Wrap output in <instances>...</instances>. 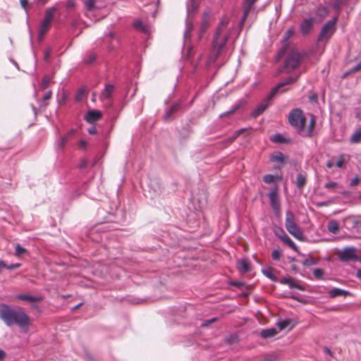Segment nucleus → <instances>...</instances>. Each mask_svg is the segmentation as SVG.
I'll list each match as a JSON object with an SVG mask.
<instances>
[{
    "label": "nucleus",
    "mask_w": 361,
    "mask_h": 361,
    "mask_svg": "<svg viewBox=\"0 0 361 361\" xmlns=\"http://www.w3.org/2000/svg\"><path fill=\"white\" fill-rule=\"evenodd\" d=\"M0 318L7 326L16 324L25 331L30 324L29 316L22 309L13 310L5 304L0 305Z\"/></svg>",
    "instance_id": "1"
},
{
    "label": "nucleus",
    "mask_w": 361,
    "mask_h": 361,
    "mask_svg": "<svg viewBox=\"0 0 361 361\" xmlns=\"http://www.w3.org/2000/svg\"><path fill=\"white\" fill-rule=\"evenodd\" d=\"M228 22V20L226 18H222L220 21L213 41V49L209 58V63L215 61L226 43L228 35L225 32V28Z\"/></svg>",
    "instance_id": "2"
},
{
    "label": "nucleus",
    "mask_w": 361,
    "mask_h": 361,
    "mask_svg": "<svg viewBox=\"0 0 361 361\" xmlns=\"http://www.w3.org/2000/svg\"><path fill=\"white\" fill-rule=\"evenodd\" d=\"M300 74H297L295 76H290L283 80V82H280L274 89L272 90L270 95L269 97L263 101L253 111L252 114L254 116H257L259 114H261L269 106V99H270L276 93V92L281 90V89L286 85H290L294 83L298 78H299Z\"/></svg>",
    "instance_id": "3"
},
{
    "label": "nucleus",
    "mask_w": 361,
    "mask_h": 361,
    "mask_svg": "<svg viewBox=\"0 0 361 361\" xmlns=\"http://www.w3.org/2000/svg\"><path fill=\"white\" fill-rule=\"evenodd\" d=\"M285 226L288 232L294 238L299 240L303 239V235L300 227L296 224L294 219V215L290 211L286 213Z\"/></svg>",
    "instance_id": "4"
},
{
    "label": "nucleus",
    "mask_w": 361,
    "mask_h": 361,
    "mask_svg": "<svg viewBox=\"0 0 361 361\" xmlns=\"http://www.w3.org/2000/svg\"><path fill=\"white\" fill-rule=\"evenodd\" d=\"M290 124L295 127L300 133L303 131L305 118L300 109L293 110L288 116Z\"/></svg>",
    "instance_id": "5"
},
{
    "label": "nucleus",
    "mask_w": 361,
    "mask_h": 361,
    "mask_svg": "<svg viewBox=\"0 0 361 361\" xmlns=\"http://www.w3.org/2000/svg\"><path fill=\"white\" fill-rule=\"evenodd\" d=\"M336 18L327 21L322 27L321 32L318 36V41L326 42L336 31Z\"/></svg>",
    "instance_id": "6"
},
{
    "label": "nucleus",
    "mask_w": 361,
    "mask_h": 361,
    "mask_svg": "<svg viewBox=\"0 0 361 361\" xmlns=\"http://www.w3.org/2000/svg\"><path fill=\"white\" fill-rule=\"evenodd\" d=\"M302 56L298 49H293L288 54L285 62V69L289 73L295 69L300 63Z\"/></svg>",
    "instance_id": "7"
},
{
    "label": "nucleus",
    "mask_w": 361,
    "mask_h": 361,
    "mask_svg": "<svg viewBox=\"0 0 361 361\" xmlns=\"http://www.w3.org/2000/svg\"><path fill=\"white\" fill-rule=\"evenodd\" d=\"M338 257L341 261H357L358 256L357 250L354 247H346L338 252Z\"/></svg>",
    "instance_id": "8"
},
{
    "label": "nucleus",
    "mask_w": 361,
    "mask_h": 361,
    "mask_svg": "<svg viewBox=\"0 0 361 361\" xmlns=\"http://www.w3.org/2000/svg\"><path fill=\"white\" fill-rule=\"evenodd\" d=\"M270 200V204L276 216L280 215V200L278 195L277 187L271 189L268 195Z\"/></svg>",
    "instance_id": "9"
},
{
    "label": "nucleus",
    "mask_w": 361,
    "mask_h": 361,
    "mask_svg": "<svg viewBox=\"0 0 361 361\" xmlns=\"http://www.w3.org/2000/svg\"><path fill=\"white\" fill-rule=\"evenodd\" d=\"M313 22L312 18L305 19L300 25V32L304 35H307L313 27Z\"/></svg>",
    "instance_id": "10"
},
{
    "label": "nucleus",
    "mask_w": 361,
    "mask_h": 361,
    "mask_svg": "<svg viewBox=\"0 0 361 361\" xmlns=\"http://www.w3.org/2000/svg\"><path fill=\"white\" fill-rule=\"evenodd\" d=\"M210 18H211V13L209 11H205L202 15V20L200 25V38H201L203 33L206 31L207 29L209 22H210Z\"/></svg>",
    "instance_id": "11"
},
{
    "label": "nucleus",
    "mask_w": 361,
    "mask_h": 361,
    "mask_svg": "<svg viewBox=\"0 0 361 361\" xmlns=\"http://www.w3.org/2000/svg\"><path fill=\"white\" fill-rule=\"evenodd\" d=\"M101 116L102 114L99 111L91 110L87 113L85 116V120L87 122L92 123L99 119Z\"/></svg>",
    "instance_id": "12"
},
{
    "label": "nucleus",
    "mask_w": 361,
    "mask_h": 361,
    "mask_svg": "<svg viewBox=\"0 0 361 361\" xmlns=\"http://www.w3.org/2000/svg\"><path fill=\"white\" fill-rule=\"evenodd\" d=\"M294 326L295 324L291 319H286L277 323V326L281 331L286 329L290 331L294 327Z\"/></svg>",
    "instance_id": "13"
},
{
    "label": "nucleus",
    "mask_w": 361,
    "mask_h": 361,
    "mask_svg": "<svg viewBox=\"0 0 361 361\" xmlns=\"http://www.w3.org/2000/svg\"><path fill=\"white\" fill-rule=\"evenodd\" d=\"M51 23L42 20L39 26V39L42 40L50 27Z\"/></svg>",
    "instance_id": "14"
},
{
    "label": "nucleus",
    "mask_w": 361,
    "mask_h": 361,
    "mask_svg": "<svg viewBox=\"0 0 361 361\" xmlns=\"http://www.w3.org/2000/svg\"><path fill=\"white\" fill-rule=\"evenodd\" d=\"M238 269L242 273H246L250 269V263L246 259H240L238 262Z\"/></svg>",
    "instance_id": "15"
},
{
    "label": "nucleus",
    "mask_w": 361,
    "mask_h": 361,
    "mask_svg": "<svg viewBox=\"0 0 361 361\" xmlns=\"http://www.w3.org/2000/svg\"><path fill=\"white\" fill-rule=\"evenodd\" d=\"M294 30L292 28H290L286 30V32L284 34L283 38L281 41L283 47V49L282 50L281 53V56L284 54V52L286 51L285 47L288 45V39L293 35Z\"/></svg>",
    "instance_id": "16"
},
{
    "label": "nucleus",
    "mask_w": 361,
    "mask_h": 361,
    "mask_svg": "<svg viewBox=\"0 0 361 361\" xmlns=\"http://www.w3.org/2000/svg\"><path fill=\"white\" fill-rule=\"evenodd\" d=\"M329 295L330 298H335L337 296L345 297L350 294L348 291H346L345 290H342L338 288H334L331 290L329 291Z\"/></svg>",
    "instance_id": "17"
},
{
    "label": "nucleus",
    "mask_w": 361,
    "mask_h": 361,
    "mask_svg": "<svg viewBox=\"0 0 361 361\" xmlns=\"http://www.w3.org/2000/svg\"><path fill=\"white\" fill-rule=\"evenodd\" d=\"M280 238L284 243L288 245L293 250H295V252H298V247L294 243V242L286 233H283V234L280 237Z\"/></svg>",
    "instance_id": "18"
},
{
    "label": "nucleus",
    "mask_w": 361,
    "mask_h": 361,
    "mask_svg": "<svg viewBox=\"0 0 361 361\" xmlns=\"http://www.w3.org/2000/svg\"><path fill=\"white\" fill-rule=\"evenodd\" d=\"M58 10V8L56 6H52L49 8H47L45 11V16L44 18V20H46L47 22L51 23L53 20V16L54 13Z\"/></svg>",
    "instance_id": "19"
},
{
    "label": "nucleus",
    "mask_w": 361,
    "mask_h": 361,
    "mask_svg": "<svg viewBox=\"0 0 361 361\" xmlns=\"http://www.w3.org/2000/svg\"><path fill=\"white\" fill-rule=\"evenodd\" d=\"M17 299L22 300H26L29 302H35V301H40L42 300V298L40 297H36L32 296L30 295L26 294H21L16 296Z\"/></svg>",
    "instance_id": "20"
},
{
    "label": "nucleus",
    "mask_w": 361,
    "mask_h": 361,
    "mask_svg": "<svg viewBox=\"0 0 361 361\" xmlns=\"http://www.w3.org/2000/svg\"><path fill=\"white\" fill-rule=\"evenodd\" d=\"M257 0H245V4H244V13L243 16V20H245V18L247 16V14L252 6V5L255 4V2Z\"/></svg>",
    "instance_id": "21"
},
{
    "label": "nucleus",
    "mask_w": 361,
    "mask_h": 361,
    "mask_svg": "<svg viewBox=\"0 0 361 361\" xmlns=\"http://www.w3.org/2000/svg\"><path fill=\"white\" fill-rule=\"evenodd\" d=\"M277 331L275 329H263L260 331L261 337L264 338H270L276 336Z\"/></svg>",
    "instance_id": "22"
},
{
    "label": "nucleus",
    "mask_w": 361,
    "mask_h": 361,
    "mask_svg": "<svg viewBox=\"0 0 361 361\" xmlns=\"http://www.w3.org/2000/svg\"><path fill=\"white\" fill-rule=\"evenodd\" d=\"M133 25L135 28L142 32H147L149 30L148 25L144 24L141 20L135 21Z\"/></svg>",
    "instance_id": "23"
},
{
    "label": "nucleus",
    "mask_w": 361,
    "mask_h": 361,
    "mask_svg": "<svg viewBox=\"0 0 361 361\" xmlns=\"http://www.w3.org/2000/svg\"><path fill=\"white\" fill-rule=\"evenodd\" d=\"M328 231L331 233H336L338 231L339 226L336 221H331L327 226Z\"/></svg>",
    "instance_id": "24"
},
{
    "label": "nucleus",
    "mask_w": 361,
    "mask_h": 361,
    "mask_svg": "<svg viewBox=\"0 0 361 361\" xmlns=\"http://www.w3.org/2000/svg\"><path fill=\"white\" fill-rule=\"evenodd\" d=\"M280 282L281 283L288 284L290 287L297 288L301 290V287L295 283V281L292 278H284L281 279Z\"/></svg>",
    "instance_id": "25"
},
{
    "label": "nucleus",
    "mask_w": 361,
    "mask_h": 361,
    "mask_svg": "<svg viewBox=\"0 0 361 361\" xmlns=\"http://www.w3.org/2000/svg\"><path fill=\"white\" fill-rule=\"evenodd\" d=\"M284 156L281 152H276L270 157V160L274 162L281 163L284 161Z\"/></svg>",
    "instance_id": "26"
},
{
    "label": "nucleus",
    "mask_w": 361,
    "mask_h": 361,
    "mask_svg": "<svg viewBox=\"0 0 361 361\" xmlns=\"http://www.w3.org/2000/svg\"><path fill=\"white\" fill-rule=\"evenodd\" d=\"M114 86L112 85L108 84L106 85L104 90H103L102 95L105 98H109L113 92Z\"/></svg>",
    "instance_id": "27"
},
{
    "label": "nucleus",
    "mask_w": 361,
    "mask_h": 361,
    "mask_svg": "<svg viewBox=\"0 0 361 361\" xmlns=\"http://www.w3.org/2000/svg\"><path fill=\"white\" fill-rule=\"evenodd\" d=\"M307 178L303 174H298L297 176L296 183L298 188H301L306 184Z\"/></svg>",
    "instance_id": "28"
},
{
    "label": "nucleus",
    "mask_w": 361,
    "mask_h": 361,
    "mask_svg": "<svg viewBox=\"0 0 361 361\" xmlns=\"http://www.w3.org/2000/svg\"><path fill=\"white\" fill-rule=\"evenodd\" d=\"M361 141V129L356 130L350 137V142L357 143Z\"/></svg>",
    "instance_id": "29"
},
{
    "label": "nucleus",
    "mask_w": 361,
    "mask_h": 361,
    "mask_svg": "<svg viewBox=\"0 0 361 361\" xmlns=\"http://www.w3.org/2000/svg\"><path fill=\"white\" fill-rule=\"evenodd\" d=\"M281 178L280 176H276L268 174V175H266L264 176L263 180L266 183H274L276 180H281Z\"/></svg>",
    "instance_id": "30"
},
{
    "label": "nucleus",
    "mask_w": 361,
    "mask_h": 361,
    "mask_svg": "<svg viewBox=\"0 0 361 361\" xmlns=\"http://www.w3.org/2000/svg\"><path fill=\"white\" fill-rule=\"evenodd\" d=\"M262 273L264 276H266L267 278L274 281L276 280V276L273 274V269L270 267H267L262 269Z\"/></svg>",
    "instance_id": "31"
},
{
    "label": "nucleus",
    "mask_w": 361,
    "mask_h": 361,
    "mask_svg": "<svg viewBox=\"0 0 361 361\" xmlns=\"http://www.w3.org/2000/svg\"><path fill=\"white\" fill-rule=\"evenodd\" d=\"M314 118L313 116H311L310 122L309 123L307 131L305 133V135L310 136L312 135V132L314 126Z\"/></svg>",
    "instance_id": "32"
},
{
    "label": "nucleus",
    "mask_w": 361,
    "mask_h": 361,
    "mask_svg": "<svg viewBox=\"0 0 361 361\" xmlns=\"http://www.w3.org/2000/svg\"><path fill=\"white\" fill-rule=\"evenodd\" d=\"M328 14V11L326 8L322 7L319 8L317 10V15L320 17V19L322 20L324 17H326Z\"/></svg>",
    "instance_id": "33"
},
{
    "label": "nucleus",
    "mask_w": 361,
    "mask_h": 361,
    "mask_svg": "<svg viewBox=\"0 0 361 361\" xmlns=\"http://www.w3.org/2000/svg\"><path fill=\"white\" fill-rule=\"evenodd\" d=\"M324 271L322 269H315L313 271V275L316 279H320L322 278Z\"/></svg>",
    "instance_id": "34"
},
{
    "label": "nucleus",
    "mask_w": 361,
    "mask_h": 361,
    "mask_svg": "<svg viewBox=\"0 0 361 361\" xmlns=\"http://www.w3.org/2000/svg\"><path fill=\"white\" fill-rule=\"evenodd\" d=\"M95 4V0H87L85 3V6L87 10L91 11L94 8Z\"/></svg>",
    "instance_id": "35"
},
{
    "label": "nucleus",
    "mask_w": 361,
    "mask_h": 361,
    "mask_svg": "<svg viewBox=\"0 0 361 361\" xmlns=\"http://www.w3.org/2000/svg\"><path fill=\"white\" fill-rule=\"evenodd\" d=\"M281 253L279 250H274L272 252L271 257L274 260H279L281 257Z\"/></svg>",
    "instance_id": "36"
},
{
    "label": "nucleus",
    "mask_w": 361,
    "mask_h": 361,
    "mask_svg": "<svg viewBox=\"0 0 361 361\" xmlns=\"http://www.w3.org/2000/svg\"><path fill=\"white\" fill-rule=\"evenodd\" d=\"M26 252V250L22 247L20 245L16 246V255H20Z\"/></svg>",
    "instance_id": "37"
},
{
    "label": "nucleus",
    "mask_w": 361,
    "mask_h": 361,
    "mask_svg": "<svg viewBox=\"0 0 361 361\" xmlns=\"http://www.w3.org/2000/svg\"><path fill=\"white\" fill-rule=\"evenodd\" d=\"M337 185H338V183L336 182L331 181V182L326 183L324 185V188H327V189H331V188H334L337 187Z\"/></svg>",
    "instance_id": "38"
},
{
    "label": "nucleus",
    "mask_w": 361,
    "mask_h": 361,
    "mask_svg": "<svg viewBox=\"0 0 361 361\" xmlns=\"http://www.w3.org/2000/svg\"><path fill=\"white\" fill-rule=\"evenodd\" d=\"M271 140L275 142H281L283 140V137L281 135H274L271 137Z\"/></svg>",
    "instance_id": "39"
},
{
    "label": "nucleus",
    "mask_w": 361,
    "mask_h": 361,
    "mask_svg": "<svg viewBox=\"0 0 361 361\" xmlns=\"http://www.w3.org/2000/svg\"><path fill=\"white\" fill-rule=\"evenodd\" d=\"M302 264L305 266H311V265L314 264L315 262L313 260V259L310 258V259H306L305 260H304Z\"/></svg>",
    "instance_id": "40"
},
{
    "label": "nucleus",
    "mask_w": 361,
    "mask_h": 361,
    "mask_svg": "<svg viewBox=\"0 0 361 361\" xmlns=\"http://www.w3.org/2000/svg\"><path fill=\"white\" fill-rule=\"evenodd\" d=\"M359 182H360V178L357 176H356L351 180L350 185L351 186H355V185H357L359 183Z\"/></svg>",
    "instance_id": "41"
},
{
    "label": "nucleus",
    "mask_w": 361,
    "mask_h": 361,
    "mask_svg": "<svg viewBox=\"0 0 361 361\" xmlns=\"http://www.w3.org/2000/svg\"><path fill=\"white\" fill-rule=\"evenodd\" d=\"M176 109V106H171L166 113V115L164 116V119L165 120H167L169 116H170V114Z\"/></svg>",
    "instance_id": "42"
},
{
    "label": "nucleus",
    "mask_w": 361,
    "mask_h": 361,
    "mask_svg": "<svg viewBox=\"0 0 361 361\" xmlns=\"http://www.w3.org/2000/svg\"><path fill=\"white\" fill-rule=\"evenodd\" d=\"M50 82V78L49 77H44L42 81V87L46 88Z\"/></svg>",
    "instance_id": "43"
},
{
    "label": "nucleus",
    "mask_w": 361,
    "mask_h": 361,
    "mask_svg": "<svg viewBox=\"0 0 361 361\" xmlns=\"http://www.w3.org/2000/svg\"><path fill=\"white\" fill-rule=\"evenodd\" d=\"M343 162H344V159L341 156L339 157L338 160L336 161V166L338 168H341L343 166Z\"/></svg>",
    "instance_id": "44"
},
{
    "label": "nucleus",
    "mask_w": 361,
    "mask_h": 361,
    "mask_svg": "<svg viewBox=\"0 0 361 361\" xmlns=\"http://www.w3.org/2000/svg\"><path fill=\"white\" fill-rule=\"evenodd\" d=\"M51 97V92L50 91H47L44 94L43 98L44 100H48Z\"/></svg>",
    "instance_id": "45"
},
{
    "label": "nucleus",
    "mask_w": 361,
    "mask_h": 361,
    "mask_svg": "<svg viewBox=\"0 0 361 361\" xmlns=\"http://www.w3.org/2000/svg\"><path fill=\"white\" fill-rule=\"evenodd\" d=\"M20 264H13L10 266H7L6 265V269H16V268H18L20 267Z\"/></svg>",
    "instance_id": "46"
},
{
    "label": "nucleus",
    "mask_w": 361,
    "mask_h": 361,
    "mask_svg": "<svg viewBox=\"0 0 361 361\" xmlns=\"http://www.w3.org/2000/svg\"><path fill=\"white\" fill-rule=\"evenodd\" d=\"M79 145H80V148L85 149V147L87 145V141H85L84 140H81L79 142Z\"/></svg>",
    "instance_id": "47"
},
{
    "label": "nucleus",
    "mask_w": 361,
    "mask_h": 361,
    "mask_svg": "<svg viewBox=\"0 0 361 361\" xmlns=\"http://www.w3.org/2000/svg\"><path fill=\"white\" fill-rule=\"evenodd\" d=\"M67 140H68V135L64 136L61 139V141L59 143V147H62L63 145L66 142Z\"/></svg>",
    "instance_id": "48"
},
{
    "label": "nucleus",
    "mask_w": 361,
    "mask_h": 361,
    "mask_svg": "<svg viewBox=\"0 0 361 361\" xmlns=\"http://www.w3.org/2000/svg\"><path fill=\"white\" fill-rule=\"evenodd\" d=\"M75 6V2L73 0H69L67 1V6L69 7V8H72V7H74Z\"/></svg>",
    "instance_id": "49"
},
{
    "label": "nucleus",
    "mask_w": 361,
    "mask_h": 361,
    "mask_svg": "<svg viewBox=\"0 0 361 361\" xmlns=\"http://www.w3.org/2000/svg\"><path fill=\"white\" fill-rule=\"evenodd\" d=\"M6 267V264L4 263V262L0 260V272L2 271L3 269H5Z\"/></svg>",
    "instance_id": "50"
},
{
    "label": "nucleus",
    "mask_w": 361,
    "mask_h": 361,
    "mask_svg": "<svg viewBox=\"0 0 361 361\" xmlns=\"http://www.w3.org/2000/svg\"><path fill=\"white\" fill-rule=\"evenodd\" d=\"M192 30V27H187V30H186V32L185 33V37L186 38L188 36H189L190 32Z\"/></svg>",
    "instance_id": "51"
},
{
    "label": "nucleus",
    "mask_w": 361,
    "mask_h": 361,
    "mask_svg": "<svg viewBox=\"0 0 361 361\" xmlns=\"http://www.w3.org/2000/svg\"><path fill=\"white\" fill-rule=\"evenodd\" d=\"M88 133L92 135L96 133V128L94 127L90 128L88 129Z\"/></svg>",
    "instance_id": "52"
},
{
    "label": "nucleus",
    "mask_w": 361,
    "mask_h": 361,
    "mask_svg": "<svg viewBox=\"0 0 361 361\" xmlns=\"http://www.w3.org/2000/svg\"><path fill=\"white\" fill-rule=\"evenodd\" d=\"M50 54H51V50L47 49L45 52V56H44L46 60H47L49 59Z\"/></svg>",
    "instance_id": "53"
},
{
    "label": "nucleus",
    "mask_w": 361,
    "mask_h": 361,
    "mask_svg": "<svg viewBox=\"0 0 361 361\" xmlns=\"http://www.w3.org/2000/svg\"><path fill=\"white\" fill-rule=\"evenodd\" d=\"M243 130V129H241V130H239L236 131V132L235 133L234 136L232 137V140H233L236 137H238V136L240 135V133Z\"/></svg>",
    "instance_id": "54"
},
{
    "label": "nucleus",
    "mask_w": 361,
    "mask_h": 361,
    "mask_svg": "<svg viewBox=\"0 0 361 361\" xmlns=\"http://www.w3.org/2000/svg\"><path fill=\"white\" fill-rule=\"evenodd\" d=\"M49 0H37V3L39 4L44 5Z\"/></svg>",
    "instance_id": "55"
},
{
    "label": "nucleus",
    "mask_w": 361,
    "mask_h": 361,
    "mask_svg": "<svg viewBox=\"0 0 361 361\" xmlns=\"http://www.w3.org/2000/svg\"><path fill=\"white\" fill-rule=\"evenodd\" d=\"M20 4H21L22 6L25 8L27 4V0H20Z\"/></svg>",
    "instance_id": "56"
},
{
    "label": "nucleus",
    "mask_w": 361,
    "mask_h": 361,
    "mask_svg": "<svg viewBox=\"0 0 361 361\" xmlns=\"http://www.w3.org/2000/svg\"><path fill=\"white\" fill-rule=\"evenodd\" d=\"M334 166V163L331 161H329L326 163V166L328 168H331Z\"/></svg>",
    "instance_id": "57"
},
{
    "label": "nucleus",
    "mask_w": 361,
    "mask_h": 361,
    "mask_svg": "<svg viewBox=\"0 0 361 361\" xmlns=\"http://www.w3.org/2000/svg\"><path fill=\"white\" fill-rule=\"evenodd\" d=\"M5 357V353L0 350V360H2Z\"/></svg>",
    "instance_id": "58"
},
{
    "label": "nucleus",
    "mask_w": 361,
    "mask_h": 361,
    "mask_svg": "<svg viewBox=\"0 0 361 361\" xmlns=\"http://www.w3.org/2000/svg\"><path fill=\"white\" fill-rule=\"evenodd\" d=\"M361 69V62L359 63L355 68H354V71H358Z\"/></svg>",
    "instance_id": "59"
},
{
    "label": "nucleus",
    "mask_w": 361,
    "mask_h": 361,
    "mask_svg": "<svg viewBox=\"0 0 361 361\" xmlns=\"http://www.w3.org/2000/svg\"><path fill=\"white\" fill-rule=\"evenodd\" d=\"M214 320V319H212V320L207 321V322H205L204 323H203V324H202V326H207L209 324H210L212 322H213Z\"/></svg>",
    "instance_id": "60"
},
{
    "label": "nucleus",
    "mask_w": 361,
    "mask_h": 361,
    "mask_svg": "<svg viewBox=\"0 0 361 361\" xmlns=\"http://www.w3.org/2000/svg\"><path fill=\"white\" fill-rule=\"evenodd\" d=\"M357 276L361 279V270L357 271Z\"/></svg>",
    "instance_id": "61"
},
{
    "label": "nucleus",
    "mask_w": 361,
    "mask_h": 361,
    "mask_svg": "<svg viewBox=\"0 0 361 361\" xmlns=\"http://www.w3.org/2000/svg\"><path fill=\"white\" fill-rule=\"evenodd\" d=\"M81 305H82V304H81V303H80V304L77 305L76 306H75L73 309V310H76V309H77V308H78Z\"/></svg>",
    "instance_id": "62"
},
{
    "label": "nucleus",
    "mask_w": 361,
    "mask_h": 361,
    "mask_svg": "<svg viewBox=\"0 0 361 361\" xmlns=\"http://www.w3.org/2000/svg\"><path fill=\"white\" fill-rule=\"evenodd\" d=\"M288 89V88H286V89H284V90H281V92H285V91H286Z\"/></svg>",
    "instance_id": "63"
}]
</instances>
